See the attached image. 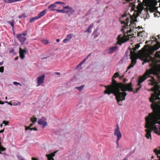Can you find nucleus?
Listing matches in <instances>:
<instances>
[{
  "label": "nucleus",
  "instance_id": "obj_1",
  "mask_svg": "<svg viewBox=\"0 0 160 160\" xmlns=\"http://www.w3.org/2000/svg\"><path fill=\"white\" fill-rule=\"evenodd\" d=\"M119 75L118 72L114 73L112 78L111 84L107 86H105L104 87L106 89L104 91V93L105 94L108 95L111 93L114 94L118 103L120 101L125 100V97L127 95L126 91H133L131 82L125 84L121 82L118 83L115 80L114 78L118 77Z\"/></svg>",
  "mask_w": 160,
  "mask_h": 160
},
{
  "label": "nucleus",
  "instance_id": "obj_2",
  "mask_svg": "<svg viewBox=\"0 0 160 160\" xmlns=\"http://www.w3.org/2000/svg\"><path fill=\"white\" fill-rule=\"evenodd\" d=\"M146 49L145 46L141 50H139L138 53L141 54L142 57V60L144 62H147L151 61L152 63L150 65V67L151 68L149 70H147L146 72L142 76L140 77L138 79V83L137 84L138 86L139 87L136 88V91H131L135 93H137L142 87L141 83L144 81L149 76V75L151 74H155L157 73V61L155 58H152L148 54L147 56L144 52V51Z\"/></svg>",
  "mask_w": 160,
  "mask_h": 160
},
{
  "label": "nucleus",
  "instance_id": "obj_3",
  "mask_svg": "<svg viewBox=\"0 0 160 160\" xmlns=\"http://www.w3.org/2000/svg\"><path fill=\"white\" fill-rule=\"evenodd\" d=\"M129 18L127 17L126 14L123 15L120 18V21L122 24H124L122 28L121 31L123 32L124 35L122 36L121 35H119L117 38L118 41L117 44L121 45L123 43L129 40L130 36H131V32L133 28L135 26L136 24L133 21L130 22V24L128 26V24L129 22Z\"/></svg>",
  "mask_w": 160,
  "mask_h": 160
},
{
  "label": "nucleus",
  "instance_id": "obj_4",
  "mask_svg": "<svg viewBox=\"0 0 160 160\" xmlns=\"http://www.w3.org/2000/svg\"><path fill=\"white\" fill-rule=\"evenodd\" d=\"M159 119L154 112L149 113L148 116L145 118L146 123L145 127L147 128L145 130L146 132L145 137L147 139H151V132L154 131L155 133L158 132V128L160 125V122H158L157 120Z\"/></svg>",
  "mask_w": 160,
  "mask_h": 160
},
{
  "label": "nucleus",
  "instance_id": "obj_5",
  "mask_svg": "<svg viewBox=\"0 0 160 160\" xmlns=\"http://www.w3.org/2000/svg\"><path fill=\"white\" fill-rule=\"evenodd\" d=\"M158 88L157 87H155L152 89V90L154 92L151 94V97L149 98L150 101L152 102L151 108L153 110V112L151 113L154 112L160 119L157 120L158 122H160V111L159 114L157 112L158 108L160 105V92H158Z\"/></svg>",
  "mask_w": 160,
  "mask_h": 160
},
{
  "label": "nucleus",
  "instance_id": "obj_6",
  "mask_svg": "<svg viewBox=\"0 0 160 160\" xmlns=\"http://www.w3.org/2000/svg\"><path fill=\"white\" fill-rule=\"evenodd\" d=\"M139 44H137L135 45V47L131 49L130 52V58L131 59V62L136 64L137 62L136 60L138 58V55L136 52V50L140 47Z\"/></svg>",
  "mask_w": 160,
  "mask_h": 160
},
{
  "label": "nucleus",
  "instance_id": "obj_7",
  "mask_svg": "<svg viewBox=\"0 0 160 160\" xmlns=\"http://www.w3.org/2000/svg\"><path fill=\"white\" fill-rule=\"evenodd\" d=\"M114 136L117 137L116 144L117 148H118L119 146V141L122 138V135L120 130V128L118 124L116 125V128L114 130Z\"/></svg>",
  "mask_w": 160,
  "mask_h": 160
},
{
  "label": "nucleus",
  "instance_id": "obj_8",
  "mask_svg": "<svg viewBox=\"0 0 160 160\" xmlns=\"http://www.w3.org/2000/svg\"><path fill=\"white\" fill-rule=\"evenodd\" d=\"M63 8L64 9H68L69 10H65L64 9L62 10H59L57 9L56 10V11H57L58 12H62L63 13H68L69 12H70L71 13H72L75 12V10L73 9L72 8L68 6H66L63 7Z\"/></svg>",
  "mask_w": 160,
  "mask_h": 160
},
{
  "label": "nucleus",
  "instance_id": "obj_9",
  "mask_svg": "<svg viewBox=\"0 0 160 160\" xmlns=\"http://www.w3.org/2000/svg\"><path fill=\"white\" fill-rule=\"evenodd\" d=\"M16 38L21 43L22 45H23L25 42L26 40V38L24 36H22L21 34H18L16 35Z\"/></svg>",
  "mask_w": 160,
  "mask_h": 160
},
{
  "label": "nucleus",
  "instance_id": "obj_10",
  "mask_svg": "<svg viewBox=\"0 0 160 160\" xmlns=\"http://www.w3.org/2000/svg\"><path fill=\"white\" fill-rule=\"evenodd\" d=\"M19 53L21 58L23 59L25 58L24 54H26L28 52L27 51L26 49H22L21 48H19Z\"/></svg>",
  "mask_w": 160,
  "mask_h": 160
},
{
  "label": "nucleus",
  "instance_id": "obj_11",
  "mask_svg": "<svg viewBox=\"0 0 160 160\" xmlns=\"http://www.w3.org/2000/svg\"><path fill=\"white\" fill-rule=\"evenodd\" d=\"M46 118L44 117H42L41 118V126L43 128H44L46 126L48 125V123L46 121Z\"/></svg>",
  "mask_w": 160,
  "mask_h": 160
},
{
  "label": "nucleus",
  "instance_id": "obj_12",
  "mask_svg": "<svg viewBox=\"0 0 160 160\" xmlns=\"http://www.w3.org/2000/svg\"><path fill=\"white\" fill-rule=\"evenodd\" d=\"M57 151H55L54 152L52 153L49 154H46V156L47 157L48 160H54L53 157L55 155V153H57Z\"/></svg>",
  "mask_w": 160,
  "mask_h": 160
},
{
  "label": "nucleus",
  "instance_id": "obj_13",
  "mask_svg": "<svg viewBox=\"0 0 160 160\" xmlns=\"http://www.w3.org/2000/svg\"><path fill=\"white\" fill-rule=\"evenodd\" d=\"M40 18V13L38 14V16L31 18L30 19V22H32L34 21L38 20Z\"/></svg>",
  "mask_w": 160,
  "mask_h": 160
},
{
  "label": "nucleus",
  "instance_id": "obj_14",
  "mask_svg": "<svg viewBox=\"0 0 160 160\" xmlns=\"http://www.w3.org/2000/svg\"><path fill=\"white\" fill-rule=\"evenodd\" d=\"M93 26L94 24L93 23L91 24L88 27V29L84 31V32H88L89 33H91L92 32L91 29L93 27Z\"/></svg>",
  "mask_w": 160,
  "mask_h": 160
},
{
  "label": "nucleus",
  "instance_id": "obj_15",
  "mask_svg": "<svg viewBox=\"0 0 160 160\" xmlns=\"http://www.w3.org/2000/svg\"><path fill=\"white\" fill-rule=\"evenodd\" d=\"M56 3H55V2L54 4H52L50 5L48 7V8L49 9H50V10L51 11H52L56 10V9H55L53 8H54L57 7L56 5Z\"/></svg>",
  "mask_w": 160,
  "mask_h": 160
},
{
  "label": "nucleus",
  "instance_id": "obj_16",
  "mask_svg": "<svg viewBox=\"0 0 160 160\" xmlns=\"http://www.w3.org/2000/svg\"><path fill=\"white\" fill-rule=\"evenodd\" d=\"M118 48L117 46H114L110 48L109 49V53H112L113 52L116 51Z\"/></svg>",
  "mask_w": 160,
  "mask_h": 160
},
{
  "label": "nucleus",
  "instance_id": "obj_17",
  "mask_svg": "<svg viewBox=\"0 0 160 160\" xmlns=\"http://www.w3.org/2000/svg\"><path fill=\"white\" fill-rule=\"evenodd\" d=\"M91 55V54H88L86 58L84 59L83 60L79 63V65L77 67H78L79 66L81 65Z\"/></svg>",
  "mask_w": 160,
  "mask_h": 160
},
{
  "label": "nucleus",
  "instance_id": "obj_18",
  "mask_svg": "<svg viewBox=\"0 0 160 160\" xmlns=\"http://www.w3.org/2000/svg\"><path fill=\"white\" fill-rule=\"evenodd\" d=\"M31 121L33 122V123H31L30 125V126L29 127H30L31 128V127L33 126L34 123L37 121V119L36 118L33 117L31 118Z\"/></svg>",
  "mask_w": 160,
  "mask_h": 160
},
{
  "label": "nucleus",
  "instance_id": "obj_19",
  "mask_svg": "<svg viewBox=\"0 0 160 160\" xmlns=\"http://www.w3.org/2000/svg\"><path fill=\"white\" fill-rule=\"evenodd\" d=\"M6 148L2 147L1 145V143L0 142V154H2V151L5 150Z\"/></svg>",
  "mask_w": 160,
  "mask_h": 160
},
{
  "label": "nucleus",
  "instance_id": "obj_20",
  "mask_svg": "<svg viewBox=\"0 0 160 160\" xmlns=\"http://www.w3.org/2000/svg\"><path fill=\"white\" fill-rule=\"evenodd\" d=\"M7 22L9 24L11 25L13 28H14V22L13 20L12 21H7Z\"/></svg>",
  "mask_w": 160,
  "mask_h": 160
},
{
  "label": "nucleus",
  "instance_id": "obj_21",
  "mask_svg": "<svg viewBox=\"0 0 160 160\" xmlns=\"http://www.w3.org/2000/svg\"><path fill=\"white\" fill-rule=\"evenodd\" d=\"M34 130V131H37V129L36 128H30V127H26V130Z\"/></svg>",
  "mask_w": 160,
  "mask_h": 160
},
{
  "label": "nucleus",
  "instance_id": "obj_22",
  "mask_svg": "<svg viewBox=\"0 0 160 160\" xmlns=\"http://www.w3.org/2000/svg\"><path fill=\"white\" fill-rule=\"evenodd\" d=\"M135 65V64H134L133 63H132L131 62L130 64L129 65V66L127 67V70L126 71V72L127 71L131 68L133 67Z\"/></svg>",
  "mask_w": 160,
  "mask_h": 160
},
{
  "label": "nucleus",
  "instance_id": "obj_23",
  "mask_svg": "<svg viewBox=\"0 0 160 160\" xmlns=\"http://www.w3.org/2000/svg\"><path fill=\"white\" fill-rule=\"evenodd\" d=\"M45 77L44 75H43L42 76H41V85L43 83Z\"/></svg>",
  "mask_w": 160,
  "mask_h": 160
},
{
  "label": "nucleus",
  "instance_id": "obj_24",
  "mask_svg": "<svg viewBox=\"0 0 160 160\" xmlns=\"http://www.w3.org/2000/svg\"><path fill=\"white\" fill-rule=\"evenodd\" d=\"M84 87V85H82L80 87H76L75 88L78 89L79 91H81L82 90Z\"/></svg>",
  "mask_w": 160,
  "mask_h": 160
},
{
  "label": "nucleus",
  "instance_id": "obj_25",
  "mask_svg": "<svg viewBox=\"0 0 160 160\" xmlns=\"http://www.w3.org/2000/svg\"><path fill=\"white\" fill-rule=\"evenodd\" d=\"M154 152L158 156V154H160V150H158L157 149H154Z\"/></svg>",
  "mask_w": 160,
  "mask_h": 160
},
{
  "label": "nucleus",
  "instance_id": "obj_26",
  "mask_svg": "<svg viewBox=\"0 0 160 160\" xmlns=\"http://www.w3.org/2000/svg\"><path fill=\"white\" fill-rule=\"evenodd\" d=\"M27 17V16L25 15V13H22L21 15H20L18 16V18L21 19L22 18H25Z\"/></svg>",
  "mask_w": 160,
  "mask_h": 160
},
{
  "label": "nucleus",
  "instance_id": "obj_27",
  "mask_svg": "<svg viewBox=\"0 0 160 160\" xmlns=\"http://www.w3.org/2000/svg\"><path fill=\"white\" fill-rule=\"evenodd\" d=\"M72 35H73L72 34H69L66 37H67V38H68V39H69V40L70 39L72 38Z\"/></svg>",
  "mask_w": 160,
  "mask_h": 160
},
{
  "label": "nucleus",
  "instance_id": "obj_28",
  "mask_svg": "<svg viewBox=\"0 0 160 160\" xmlns=\"http://www.w3.org/2000/svg\"><path fill=\"white\" fill-rule=\"evenodd\" d=\"M18 1H19V0H8V3H11Z\"/></svg>",
  "mask_w": 160,
  "mask_h": 160
},
{
  "label": "nucleus",
  "instance_id": "obj_29",
  "mask_svg": "<svg viewBox=\"0 0 160 160\" xmlns=\"http://www.w3.org/2000/svg\"><path fill=\"white\" fill-rule=\"evenodd\" d=\"M46 10H43L42 12H41V17H42L46 13Z\"/></svg>",
  "mask_w": 160,
  "mask_h": 160
},
{
  "label": "nucleus",
  "instance_id": "obj_30",
  "mask_svg": "<svg viewBox=\"0 0 160 160\" xmlns=\"http://www.w3.org/2000/svg\"><path fill=\"white\" fill-rule=\"evenodd\" d=\"M42 41L45 44H47L49 43L48 41L47 40H42Z\"/></svg>",
  "mask_w": 160,
  "mask_h": 160
},
{
  "label": "nucleus",
  "instance_id": "obj_31",
  "mask_svg": "<svg viewBox=\"0 0 160 160\" xmlns=\"http://www.w3.org/2000/svg\"><path fill=\"white\" fill-rule=\"evenodd\" d=\"M55 3H56V4H61L62 5H65L66 4L65 3L63 2H59V1L56 2Z\"/></svg>",
  "mask_w": 160,
  "mask_h": 160
},
{
  "label": "nucleus",
  "instance_id": "obj_32",
  "mask_svg": "<svg viewBox=\"0 0 160 160\" xmlns=\"http://www.w3.org/2000/svg\"><path fill=\"white\" fill-rule=\"evenodd\" d=\"M38 81H37V82H38V85L37 86H38L40 85V76L38 77Z\"/></svg>",
  "mask_w": 160,
  "mask_h": 160
},
{
  "label": "nucleus",
  "instance_id": "obj_33",
  "mask_svg": "<svg viewBox=\"0 0 160 160\" xmlns=\"http://www.w3.org/2000/svg\"><path fill=\"white\" fill-rule=\"evenodd\" d=\"M13 84L14 85H15L16 86H18V85H19L20 86H21V84L19 82H13Z\"/></svg>",
  "mask_w": 160,
  "mask_h": 160
},
{
  "label": "nucleus",
  "instance_id": "obj_34",
  "mask_svg": "<svg viewBox=\"0 0 160 160\" xmlns=\"http://www.w3.org/2000/svg\"><path fill=\"white\" fill-rule=\"evenodd\" d=\"M27 31H25L24 32H23L22 33H20L21 35H22V36H25L27 35Z\"/></svg>",
  "mask_w": 160,
  "mask_h": 160
},
{
  "label": "nucleus",
  "instance_id": "obj_35",
  "mask_svg": "<svg viewBox=\"0 0 160 160\" xmlns=\"http://www.w3.org/2000/svg\"><path fill=\"white\" fill-rule=\"evenodd\" d=\"M4 71V67H0V72H3Z\"/></svg>",
  "mask_w": 160,
  "mask_h": 160
},
{
  "label": "nucleus",
  "instance_id": "obj_36",
  "mask_svg": "<svg viewBox=\"0 0 160 160\" xmlns=\"http://www.w3.org/2000/svg\"><path fill=\"white\" fill-rule=\"evenodd\" d=\"M69 40V39H68V38H66L65 39H64L63 41V42L64 43H66V42H67V41H68Z\"/></svg>",
  "mask_w": 160,
  "mask_h": 160
},
{
  "label": "nucleus",
  "instance_id": "obj_37",
  "mask_svg": "<svg viewBox=\"0 0 160 160\" xmlns=\"http://www.w3.org/2000/svg\"><path fill=\"white\" fill-rule=\"evenodd\" d=\"M18 158L20 160H25V158L21 156L18 157Z\"/></svg>",
  "mask_w": 160,
  "mask_h": 160
},
{
  "label": "nucleus",
  "instance_id": "obj_38",
  "mask_svg": "<svg viewBox=\"0 0 160 160\" xmlns=\"http://www.w3.org/2000/svg\"><path fill=\"white\" fill-rule=\"evenodd\" d=\"M142 32H138V36H142Z\"/></svg>",
  "mask_w": 160,
  "mask_h": 160
},
{
  "label": "nucleus",
  "instance_id": "obj_39",
  "mask_svg": "<svg viewBox=\"0 0 160 160\" xmlns=\"http://www.w3.org/2000/svg\"><path fill=\"white\" fill-rule=\"evenodd\" d=\"M8 122H6L5 121H3V122H2V123L3 124H5V125H7L8 124Z\"/></svg>",
  "mask_w": 160,
  "mask_h": 160
},
{
  "label": "nucleus",
  "instance_id": "obj_40",
  "mask_svg": "<svg viewBox=\"0 0 160 160\" xmlns=\"http://www.w3.org/2000/svg\"><path fill=\"white\" fill-rule=\"evenodd\" d=\"M14 52V50L13 49H11L9 52L10 53H11L13 52Z\"/></svg>",
  "mask_w": 160,
  "mask_h": 160
},
{
  "label": "nucleus",
  "instance_id": "obj_41",
  "mask_svg": "<svg viewBox=\"0 0 160 160\" xmlns=\"http://www.w3.org/2000/svg\"><path fill=\"white\" fill-rule=\"evenodd\" d=\"M4 103H8L9 104V105H12V104L10 103V102H8L7 101H5L4 102Z\"/></svg>",
  "mask_w": 160,
  "mask_h": 160
},
{
  "label": "nucleus",
  "instance_id": "obj_42",
  "mask_svg": "<svg viewBox=\"0 0 160 160\" xmlns=\"http://www.w3.org/2000/svg\"><path fill=\"white\" fill-rule=\"evenodd\" d=\"M3 1L5 2L8 3V0H4Z\"/></svg>",
  "mask_w": 160,
  "mask_h": 160
},
{
  "label": "nucleus",
  "instance_id": "obj_43",
  "mask_svg": "<svg viewBox=\"0 0 160 160\" xmlns=\"http://www.w3.org/2000/svg\"><path fill=\"white\" fill-rule=\"evenodd\" d=\"M4 104V102L0 100V104Z\"/></svg>",
  "mask_w": 160,
  "mask_h": 160
},
{
  "label": "nucleus",
  "instance_id": "obj_44",
  "mask_svg": "<svg viewBox=\"0 0 160 160\" xmlns=\"http://www.w3.org/2000/svg\"><path fill=\"white\" fill-rule=\"evenodd\" d=\"M55 73L57 75H60V73L59 72H55Z\"/></svg>",
  "mask_w": 160,
  "mask_h": 160
},
{
  "label": "nucleus",
  "instance_id": "obj_45",
  "mask_svg": "<svg viewBox=\"0 0 160 160\" xmlns=\"http://www.w3.org/2000/svg\"><path fill=\"white\" fill-rule=\"evenodd\" d=\"M32 160H38L36 158H32Z\"/></svg>",
  "mask_w": 160,
  "mask_h": 160
},
{
  "label": "nucleus",
  "instance_id": "obj_46",
  "mask_svg": "<svg viewBox=\"0 0 160 160\" xmlns=\"http://www.w3.org/2000/svg\"><path fill=\"white\" fill-rule=\"evenodd\" d=\"M56 41L57 42H59L60 41V40L59 39H56Z\"/></svg>",
  "mask_w": 160,
  "mask_h": 160
},
{
  "label": "nucleus",
  "instance_id": "obj_47",
  "mask_svg": "<svg viewBox=\"0 0 160 160\" xmlns=\"http://www.w3.org/2000/svg\"><path fill=\"white\" fill-rule=\"evenodd\" d=\"M20 102H18V104H15V103H14V104H13V105H17L18 104H19V103Z\"/></svg>",
  "mask_w": 160,
  "mask_h": 160
},
{
  "label": "nucleus",
  "instance_id": "obj_48",
  "mask_svg": "<svg viewBox=\"0 0 160 160\" xmlns=\"http://www.w3.org/2000/svg\"><path fill=\"white\" fill-rule=\"evenodd\" d=\"M38 123L39 125H40V119H39L38 120Z\"/></svg>",
  "mask_w": 160,
  "mask_h": 160
},
{
  "label": "nucleus",
  "instance_id": "obj_49",
  "mask_svg": "<svg viewBox=\"0 0 160 160\" xmlns=\"http://www.w3.org/2000/svg\"><path fill=\"white\" fill-rule=\"evenodd\" d=\"M126 1L127 2H128L130 1H132V0H126Z\"/></svg>",
  "mask_w": 160,
  "mask_h": 160
},
{
  "label": "nucleus",
  "instance_id": "obj_50",
  "mask_svg": "<svg viewBox=\"0 0 160 160\" xmlns=\"http://www.w3.org/2000/svg\"><path fill=\"white\" fill-rule=\"evenodd\" d=\"M4 132V130H1L0 131V133H2Z\"/></svg>",
  "mask_w": 160,
  "mask_h": 160
},
{
  "label": "nucleus",
  "instance_id": "obj_51",
  "mask_svg": "<svg viewBox=\"0 0 160 160\" xmlns=\"http://www.w3.org/2000/svg\"><path fill=\"white\" fill-rule=\"evenodd\" d=\"M3 62H0V66L2 65V64L3 63Z\"/></svg>",
  "mask_w": 160,
  "mask_h": 160
},
{
  "label": "nucleus",
  "instance_id": "obj_52",
  "mask_svg": "<svg viewBox=\"0 0 160 160\" xmlns=\"http://www.w3.org/2000/svg\"><path fill=\"white\" fill-rule=\"evenodd\" d=\"M100 22H101V20H98L97 21V22L98 23H100Z\"/></svg>",
  "mask_w": 160,
  "mask_h": 160
},
{
  "label": "nucleus",
  "instance_id": "obj_53",
  "mask_svg": "<svg viewBox=\"0 0 160 160\" xmlns=\"http://www.w3.org/2000/svg\"><path fill=\"white\" fill-rule=\"evenodd\" d=\"M157 44H158L159 47H160V43L159 42L157 43Z\"/></svg>",
  "mask_w": 160,
  "mask_h": 160
},
{
  "label": "nucleus",
  "instance_id": "obj_54",
  "mask_svg": "<svg viewBox=\"0 0 160 160\" xmlns=\"http://www.w3.org/2000/svg\"><path fill=\"white\" fill-rule=\"evenodd\" d=\"M18 59V57H16V58H15L14 59H15V60H17V59Z\"/></svg>",
  "mask_w": 160,
  "mask_h": 160
},
{
  "label": "nucleus",
  "instance_id": "obj_55",
  "mask_svg": "<svg viewBox=\"0 0 160 160\" xmlns=\"http://www.w3.org/2000/svg\"><path fill=\"white\" fill-rule=\"evenodd\" d=\"M126 80H126L125 79H124L123 80V82H125Z\"/></svg>",
  "mask_w": 160,
  "mask_h": 160
},
{
  "label": "nucleus",
  "instance_id": "obj_56",
  "mask_svg": "<svg viewBox=\"0 0 160 160\" xmlns=\"http://www.w3.org/2000/svg\"><path fill=\"white\" fill-rule=\"evenodd\" d=\"M47 58V57H46V58H42V59H44V58Z\"/></svg>",
  "mask_w": 160,
  "mask_h": 160
},
{
  "label": "nucleus",
  "instance_id": "obj_57",
  "mask_svg": "<svg viewBox=\"0 0 160 160\" xmlns=\"http://www.w3.org/2000/svg\"><path fill=\"white\" fill-rule=\"evenodd\" d=\"M5 99H7V97H5Z\"/></svg>",
  "mask_w": 160,
  "mask_h": 160
},
{
  "label": "nucleus",
  "instance_id": "obj_58",
  "mask_svg": "<svg viewBox=\"0 0 160 160\" xmlns=\"http://www.w3.org/2000/svg\"><path fill=\"white\" fill-rule=\"evenodd\" d=\"M2 124H1V126L2 127Z\"/></svg>",
  "mask_w": 160,
  "mask_h": 160
},
{
  "label": "nucleus",
  "instance_id": "obj_59",
  "mask_svg": "<svg viewBox=\"0 0 160 160\" xmlns=\"http://www.w3.org/2000/svg\"><path fill=\"white\" fill-rule=\"evenodd\" d=\"M146 43H147V42H146Z\"/></svg>",
  "mask_w": 160,
  "mask_h": 160
},
{
  "label": "nucleus",
  "instance_id": "obj_60",
  "mask_svg": "<svg viewBox=\"0 0 160 160\" xmlns=\"http://www.w3.org/2000/svg\"><path fill=\"white\" fill-rule=\"evenodd\" d=\"M159 57L160 58V55H159Z\"/></svg>",
  "mask_w": 160,
  "mask_h": 160
},
{
  "label": "nucleus",
  "instance_id": "obj_61",
  "mask_svg": "<svg viewBox=\"0 0 160 160\" xmlns=\"http://www.w3.org/2000/svg\"><path fill=\"white\" fill-rule=\"evenodd\" d=\"M152 83H154V82H152Z\"/></svg>",
  "mask_w": 160,
  "mask_h": 160
}]
</instances>
